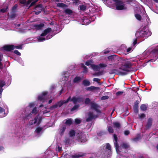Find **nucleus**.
<instances>
[{"label":"nucleus","mask_w":158,"mask_h":158,"mask_svg":"<svg viewBox=\"0 0 158 158\" xmlns=\"http://www.w3.org/2000/svg\"><path fill=\"white\" fill-rule=\"evenodd\" d=\"M39 13V12H35V14H38Z\"/></svg>","instance_id":"e2e57ef3"},{"label":"nucleus","mask_w":158,"mask_h":158,"mask_svg":"<svg viewBox=\"0 0 158 158\" xmlns=\"http://www.w3.org/2000/svg\"><path fill=\"white\" fill-rule=\"evenodd\" d=\"M79 7L81 10H84L86 8V6L84 5H81L79 6Z\"/></svg>","instance_id":"473e14b6"},{"label":"nucleus","mask_w":158,"mask_h":158,"mask_svg":"<svg viewBox=\"0 0 158 158\" xmlns=\"http://www.w3.org/2000/svg\"><path fill=\"white\" fill-rule=\"evenodd\" d=\"M156 3H158V0H153Z\"/></svg>","instance_id":"052dcab7"},{"label":"nucleus","mask_w":158,"mask_h":158,"mask_svg":"<svg viewBox=\"0 0 158 158\" xmlns=\"http://www.w3.org/2000/svg\"><path fill=\"white\" fill-rule=\"evenodd\" d=\"M81 78L80 77H76L74 79L73 82H78L81 80Z\"/></svg>","instance_id":"7c9ffc66"},{"label":"nucleus","mask_w":158,"mask_h":158,"mask_svg":"<svg viewBox=\"0 0 158 158\" xmlns=\"http://www.w3.org/2000/svg\"><path fill=\"white\" fill-rule=\"evenodd\" d=\"M138 104L137 103V104H135L134 106V109H135V111L136 113H137L138 111Z\"/></svg>","instance_id":"c9c22d12"},{"label":"nucleus","mask_w":158,"mask_h":158,"mask_svg":"<svg viewBox=\"0 0 158 158\" xmlns=\"http://www.w3.org/2000/svg\"><path fill=\"white\" fill-rule=\"evenodd\" d=\"M94 62L91 60H88L85 63V65L87 66H90L92 69L95 71H98L101 68L104 67L106 66L105 64H100L98 65H95L93 64Z\"/></svg>","instance_id":"20e7f679"},{"label":"nucleus","mask_w":158,"mask_h":158,"mask_svg":"<svg viewBox=\"0 0 158 158\" xmlns=\"http://www.w3.org/2000/svg\"><path fill=\"white\" fill-rule=\"evenodd\" d=\"M79 105H75L71 109V111H73L77 110L79 107Z\"/></svg>","instance_id":"58836bf2"},{"label":"nucleus","mask_w":158,"mask_h":158,"mask_svg":"<svg viewBox=\"0 0 158 158\" xmlns=\"http://www.w3.org/2000/svg\"><path fill=\"white\" fill-rule=\"evenodd\" d=\"M83 99L81 97H73L72 99L69 97L66 101H61L57 102L56 104L53 105L50 108V109L53 110L55 108H59L62 106L64 104L67 103L69 101H72L74 103L76 104L83 101Z\"/></svg>","instance_id":"f257e3e1"},{"label":"nucleus","mask_w":158,"mask_h":158,"mask_svg":"<svg viewBox=\"0 0 158 158\" xmlns=\"http://www.w3.org/2000/svg\"><path fill=\"white\" fill-rule=\"evenodd\" d=\"M151 32H150L147 29L145 28L140 31H137L135 34V36L136 37H148L151 35Z\"/></svg>","instance_id":"423d86ee"},{"label":"nucleus","mask_w":158,"mask_h":158,"mask_svg":"<svg viewBox=\"0 0 158 158\" xmlns=\"http://www.w3.org/2000/svg\"><path fill=\"white\" fill-rule=\"evenodd\" d=\"M51 31L52 29L50 28L45 29L40 36L38 38L39 41H43L51 38L52 37V35H50V32Z\"/></svg>","instance_id":"7ed1b4c3"},{"label":"nucleus","mask_w":158,"mask_h":158,"mask_svg":"<svg viewBox=\"0 0 158 158\" xmlns=\"http://www.w3.org/2000/svg\"><path fill=\"white\" fill-rule=\"evenodd\" d=\"M123 93V92L122 91L118 92L116 93V95H119L120 94H122Z\"/></svg>","instance_id":"de8ad7c7"},{"label":"nucleus","mask_w":158,"mask_h":158,"mask_svg":"<svg viewBox=\"0 0 158 158\" xmlns=\"http://www.w3.org/2000/svg\"><path fill=\"white\" fill-rule=\"evenodd\" d=\"M75 132L74 130H72L69 132V135L70 137H73V135H75Z\"/></svg>","instance_id":"2f4dec72"},{"label":"nucleus","mask_w":158,"mask_h":158,"mask_svg":"<svg viewBox=\"0 0 158 158\" xmlns=\"http://www.w3.org/2000/svg\"><path fill=\"white\" fill-rule=\"evenodd\" d=\"M43 128L38 127L37 128L35 131V132L37 135H40L43 132Z\"/></svg>","instance_id":"2eb2a0df"},{"label":"nucleus","mask_w":158,"mask_h":158,"mask_svg":"<svg viewBox=\"0 0 158 158\" xmlns=\"http://www.w3.org/2000/svg\"><path fill=\"white\" fill-rule=\"evenodd\" d=\"M61 148L60 147H58V150L59 151H60L61 150Z\"/></svg>","instance_id":"6e6d98bb"},{"label":"nucleus","mask_w":158,"mask_h":158,"mask_svg":"<svg viewBox=\"0 0 158 158\" xmlns=\"http://www.w3.org/2000/svg\"><path fill=\"white\" fill-rule=\"evenodd\" d=\"M114 127L116 129H119L120 127V124L118 122H114L113 123Z\"/></svg>","instance_id":"4be33fe9"},{"label":"nucleus","mask_w":158,"mask_h":158,"mask_svg":"<svg viewBox=\"0 0 158 158\" xmlns=\"http://www.w3.org/2000/svg\"><path fill=\"white\" fill-rule=\"evenodd\" d=\"M15 48L18 49H21L22 46L21 45L14 46L13 45H7L3 47V49L7 51H10L13 50Z\"/></svg>","instance_id":"1a4fd4ad"},{"label":"nucleus","mask_w":158,"mask_h":158,"mask_svg":"<svg viewBox=\"0 0 158 158\" xmlns=\"http://www.w3.org/2000/svg\"><path fill=\"white\" fill-rule=\"evenodd\" d=\"M108 97L107 96H105L102 97L101 99L102 100H106L108 99Z\"/></svg>","instance_id":"37998d69"},{"label":"nucleus","mask_w":158,"mask_h":158,"mask_svg":"<svg viewBox=\"0 0 158 158\" xmlns=\"http://www.w3.org/2000/svg\"><path fill=\"white\" fill-rule=\"evenodd\" d=\"M31 2V0H20V2L22 4H24L26 2V5H28Z\"/></svg>","instance_id":"412c9836"},{"label":"nucleus","mask_w":158,"mask_h":158,"mask_svg":"<svg viewBox=\"0 0 158 158\" xmlns=\"http://www.w3.org/2000/svg\"><path fill=\"white\" fill-rule=\"evenodd\" d=\"M75 122L77 124L80 123L81 122V120L80 119L78 118H76L75 119Z\"/></svg>","instance_id":"a19ab883"},{"label":"nucleus","mask_w":158,"mask_h":158,"mask_svg":"<svg viewBox=\"0 0 158 158\" xmlns=\"http://www.w3.org/2000/svg\"><path fill=\"white\" fill-rule=\"evenodd\" d=\"M6 11V9H3L1 10V11L3 12H4Z\"/></svg>","instance_id":"864d4df0"},{"label":"nucleus","mask_w":158,"mask_h":158,"mask_svg":"<svg viewBox=\"0 0 158 158\" xmlns=\"http://www.w3.org/2000/svg\"><path fill=\"white\" fill-rule=\"evenodd\" d=\"M8 113L7 112H5L4 110L0 107V116L1 117H3L6 116L7 114Z\"/></svg>","instance_id":"ddd939ff"},{"label":"nucleus","mask_w":158,"mask_h":158,"mask_svg":"<svg viewBox=\"0 0 158 158\" xmlns=\"http://www.w3.org/2000/svg\"><path fill=\"white\" fill-rule=\"evenodd\" d=\"M65 127H63L62 129L60 130V131L61 132V133H62L65 130Z\"/></svg>","instance_id":"8fccbe9b"},{"label":"nucleus","mask_w":158,"mask_h":158,"mask_svg":"<svg viewBox=\"0 0 158 158\" xmlns=\"http://www.w3.org/2000/svg\"><path fill=\"white\" fill-rule=\"evenodd\" d=\"M81 156H82L81 155L74 156H73V157H74V158H77V157H79Z\"/></svg>","instance_id":"5fc2aeb1"},{"label":"nucleus","mask_w":158,"mask_h":158,"mask_svg":"<svg viewBox=\"0 0 158 158\" xmlns=\"http://www.w3.org/2000/svg\"><path fill=\"white\" fill-rule=\"evenodd\" d=\"M64 12L66 14H70L72 13V11L69 9H66L64 10Z\"/></svg>","instance_id":"c85d7f7f"},{"label":"nucleus","mask_w":158,"mask_h":158,"mask_svg":"<svg viewBox=\"0 0 158 158\" xmlns=\"http://www.w3.org/2000/svg\"><path fill=\"white\" fill-rule=\"evenodd\" d=\"M2 54H0V69H1L2 68V64L1 62L2 59Z\"/></svg>","instance_id":"e433bc0d"},{"label":"nucleus","mask_w":158,"mask_h":158,"mask_svg":"<svg viewBox=\"0 0 158 158\" xmlns=\"http://www.w3.org/2000/svg\"><path fill=\"white\" fill-rule=\"evenodd\" d=\"M34 120H32L30 121L29 123V125H32L33 124H35V123H34Z\"/></svg>","instance_id":"49530a36"},{"label":"nucleus","mask_w":158,"mask_h":158,"mask_svg":"<svg viewBox=\"0 0 158 158\" xmlns=\"http://www.w3.org/2000/svg\"><path fill=\"white\" fill-rule=\"evenodd\" d=\"M152 119L149 118L148 119L147 124L146 126V127L148 128H149L151 125L152 123Z\"/></svg>","instance_id":"5701e85b"},{"label":"nucleus","mask_w":158,"mask_h":158,"mask_svg":"<svg viewBox=\"0 0 158 158\" xmlns=\"http://www.w3.org/2000/svg\"><path fill=\"white\" fill-rule=\"evenodd\" d=\"M38 0H33V1L31 4L30 6L33 5Z\"/></svg>","instance_id":"a18cd8bd"},{"label":"nucleus","mask_w":158,"mask_h":158,"mask_svg":"<svg viewBox=\"0 0 158 158\" xmlns=\"http://www.w3.org/2000/svg\"><path fill=\"white\" fill-rule=\"evenodd\" d=\"M108 51H107V52H105V53H108Z\"/></svg>","instance_id":"0e129e2a"},{"label":"nucleus","mask_w":158,"mask_h":158,"mask_svg":"<svg viewBox=\"0 0 158 158\" xmlns=\"http://www.w3.org/2000/svg\"><path fill=\"white\" fill-rule=\"evenodd\" d=\"M93 81H95L98 82L99 81V79L97 78H94L93 79Z\"/></svg>","instance_id":"3c124183"},{"label":"nucleus","mask_w":158,"mask_h":158,"mask_svg":"<svg viewBox=\"0 0 158 158\" xmlns=\"http://www.w3.org/2000/svg\"><path fill=\"white\" fill-rule=\"evenodd\" d=\"M75 139L77 140L79 142L83 143L87 141L85 139V134L81 132H79L78 134L76 135L75 137Z\"/></svg>","instance_id":"0eeeda50"},{"label":"nucleus","mask_w":158,"mask_h":158,"mask_svg":"<svg viewBox=\"0 0 158 158\" xmlns=\"http://www.w3.org/2000/svg\"><path fill=\"white\" fill-rule=\"evenodd\" d=\"M29 109L32 110L31 114L35 115L38 112L36 107L35 106V104L34 102L30 103L28 106L26 107V110L27 111Z\"/></svg>","instance_id":"6e6552de"},{"label":"nucleus","mask_w":158,"mask_h":158,"mask_svg":"<svg viewBox=\"0 0 158 158\" xmlns=\"http://www.w3.org/2000/svg\"><path fill=\"white\" fill-rule=\"evenodd\" d=\"M123 148H126L128 147V145L127 144L123 143L121 146Z\"/></svg>","instance_id":"f704fd0d"},{"label":"nucleus","mask_w":158,"mask_h":158,"mask_svg":"<svg viewBox=\"0 0 158 158\" xmlns=\"http://www.w3.org/2000/svg\"><path fill=\"white\" fill-rule=\"evenodd\" d=\"M90 23V21L89 19L85 18L83 19L82 24L85 25H87Z\"/></svg>","instance_id":"aec40b11"},{"label":"nucleus","mask_w":158,"mask_h":158,"mask_svg":"<svg viewBox=\"0 0 158 158\" xmlns=\"http://www.w3.org/2000/svg\"><path fill=\"white\" fill-rule=\"evenodd\" d=\"M147 108V106L144 104H143L141 105L140 108L143 111L145 110Z\"/></svg>","instance_id":"a878e982"},{"label":"nucleus","mask_w":158,"mask_h":158,"mask_svg":"<svg viewBox=\"0 0 158 158\" xmlns=\"http://www.w3.org/2000/svg\"><path fill=\"white\" fill-rule=\"evenodd\" d=\"M52 99L48 101V103H49V104L51 103L52 102Z\"/></svg>","instance_id":"bf43d9fd"},{"label":"nucleus","mask_w":158,"mask_h":158,"mask_svg":"<svg viewBox=\"0 0 158 158\" xmlns=\"http://www.w3.org/2000/svg\"><path fill=\"white\" fill-rule=\"evenodd\" d=\"M136 41H137V40H135L134 42H133V45H135L136 44Z\"/></svg>","instance_id":"13d9d810"},{"label":"nucleus","mask_w":158,"mask_h":158,"mask_svg":"<svg viewBox=\"0 0 158 158\" xmlns=\"http://www.w3.org/2000/svg\"><path fill=\"white\" fill-rule=\"evenodd\" d=\"M114 2L115 6L111 7L113 9H115L118 10H125L126 9L127 7L125 6L124 4L122 2L118 0H113Z\"/></svg>","instance_id":"39448f33"},{"label":"nucleus","mask_w":158,"mask_h":158,"mask_svg":"<svg viewBox=\"0 0 158 158\" xmlns=\"http://www.w3.org/2000/svg\"><path fill=\"white\" fill-rule=\"evenodd\" d=\"M41 120V118L40 116L38 115L36 116L34 119V123L37 124H39Z\"/></svg>","instance_id":"4468645a"},{"label":"nucleus","mask_w":158,"mask_h":158,"mask_svg":"<svg viewBox=\"0 0 158 158\" xmlns=\"http://www.w3.org/2000/svg\"><path fill=\"white\" fill-rule=\"evenodd\" d=\"M131 48H128L127 49V52H129L130 51H131Z\"/></svg>","instance_id":"4d7b16f0"},{"label":"nucleus","mask_w":158,"mask_h":158,"mask_svg":"<svg viewBox=\"0 0 158 158\" xmlns=\"http://www.w3.org/2000/svg\"><path fill=\"white\" fill-rule=\"evenodd\" d=\"M40 109H41V111H42V112H43L44 114H45L50 111L49 110H43V108L42 109V108H44V107H43V106L42 105H41L40 106Z\"/></svg>","instance_id":"393cba45"},{"label":"nucleus","mask_w":158,"mask_h":158,"mask_svg":"<svg viewBox=\"0 0 158 158\" xmlns=\"http://www.w3.org/2000/svg\"><path fill=\"white\" fill-rule=\"evenodd\" d=\"M19 26H20V24H18L17 25V26H18V27H19Z\"/></svg>","instance_id":"774afa93"},{"label":"nucleus","mask_w":158,"mask_h":158,"mask_svg":"<svg viewBox=\"0 0 158 158\" xmlns=\"http://www.w3.org/2000/svg\"><path fill=\"white\" fill-rule=\"evenodd\" d=\"M156 148L158 150V144L156 146Z\"/></svg>","instance_id":"69168bd1"},{"label":"nucleus","mask_w":158,"mask_h":158,"mask_svg":"<svg viewBox=\"0 0 158 158\" xmlns=\"http://www.w3.org/2000/svg\"><path fill=\"white\" fill-rule=\"evenodd\" d=\"M3 149L2 147H0V150H2Z\"/></svg>","instance_id":"680f3d73"},{"label":"nucleus","mask_w":158,"mask_h":158,"mask_svg":"<svg viewBox=\"0 0 158 158\" xmlns=\"http://www.w3.org/2000/svg\"><path fill=\"white\" fill-rule=\"evenodd\" d=\"M108 130L109 132L112 133L113 132V130L112 127L110 126H109L108 127Z\"/></svg>","instance_id":"4c0bfd02"},{"label":"nucleus","mask_w":158,"mask_h":158,"mask_svg":"<svg viewBox=\"0 0 158 158\" xmlns=\"http://www.w3.org/2000/svg\"><path fill=\"white\" fill-rule=\"evenodd\" d=\"M100 89V88L94 86H91L86 88V90L88 91L98 90Z\"/></svg>","instance_id":"f3484780"},{"label":"nucleus","mask_w":158,"mask_h":158,"mask_svg":"<svg viewBox=\"0 0 158 158\" xmlns=\"http://www.w3.org/2000/svg\"><path fill=\"white\" fill-rule=\"evenodd\" d=\"M47 92H43L41 94L38 96V100L42 102H45L47 99Z\"/></svg>","instance_id":"9d476101"},{"label":"nucleus","mask_w":158,"mask_h":158,"mask_svg":"<svg viewBox=\"0 0 158 158\" xmlns=\"http://www.w3.org/2000/svg\"><path fill=\"white\" fill-rule=\"evenodd\" d=\"M81 66L83 68V72L84 73H86L87 71V68L83 64H81Z\"/></svg>","instance_id":"cd10ccee"},{"label":"nucleus","mask_w":158,"mask_h":158,"mask_svg":"<svg viewBox=\"0 0 158 158\" xmlns=\"http://www.w3.org/2000/svg\"><path fill=\"white\" fill-rule=\"evenodd\" d=\"M104 148L106 150V152L107 153H109L110 151L111 148L110 145V144L108 143L106 144L105 146H104Z\"/></svg>","instance_id":"6ab92c4d"},{"label":"nucleus","mask_w":158,"mask_h":158,"mask_svg":"<svg viewBox=\"0 0 158 158\" xmlns=\"http://www.w3.org/2000/svg\"><path fill=\"white\" fill-rule=\"evenodd\" d=\"M145 116L144 114H142L139 115V117L140 118L142 119L145 117Z\"/></svg>","instance_id":"79ce46f5"},{"label":"nucleus","mask_w":158,"mask_h":158,"mask_svg":"<svg viewBox=\"0 0 158 158\" xmlns=\"http://www.w3.org/2000/svg\"><path fill=\"white\" fill-rule=\"evenodd\" d=\"M72 120L70 119L66 120L65 122V123L66 125H70L72 124Z\"/></svg>","instance_id":"c756f323"},{"label":"nucleus","mask_w":158,"mask_h":158,"mask_svg":"<svg viewBox=\"0 0 158 158\" xmlns=\"http://www.w3.org/2000/svg\"><path fill=\"white\" fill-rule=\"evenodd\" d=\"M92 109L94 110V112H89L86 116V120L87 121H90L97 117L99 114L101 113L100 111L98 109V106L95 103L92 102L91 103Z\"/></svg>","instance_id":"f03ea898"},{"label":"nucleus","mask_w":158,"mask_h":158,"mask_svg":"<svg viewBox=\"0 0 158 158\" xmlns=\"http://www.w3.org/2000/svg\"><path fill=\"white\" fill-rule=\"evenodd\" d=\"M14 53L20 56L21 55L20 53L17 50H15L14 51Z\"/></svg>","instance_id":"c03bdc74"},{"label":"nucleus","mask_w":158,"mask_h":158,"mask_svg":"<svg viewBox=\"0 0 158 158\" xmlns=\"http://www.w3.org/2000/svg\"><path fill=\"white\" fill-rule=\"evenodd\" d=\"M114 140L115 141V142L114 143V145L116 148V150L117 152L118 148V145L117 143V137L116 135L115 134H114Z\"/></svg>","instance_id":"a211bd4d"},{"label":"nucleus","mask_w":158,"mask_h":158,"mask_svg":"<svg viewBox=\"0 0 158 158\" xmlns=\"http://www.w3.org/2000/svg\"><path fill=\"white\" fill-rule=\"evenodd\" d=\"M137 139H138V138H135V139H134V140L136 141Z\"/></svg>","instance_id":"338daca9"},{"label":"nucleus","mask_w":158,"mask_h":158,"mask_svg":"<svg viewBox=\"0 0 158 158\" xmlns=\"http://www.w3.org/2000/svg\"><path fill=\"white\" fill-rule=\"evenodd\" d=\"M5 85V83L3 81H0V98H1L2 93L3 91L2 87Z\"/></svg>","instance_id":"dca6fc26"},{"label":"nucleus","mask_w":158,"mask_h":158,"mask_svg":"<svg viewBox=\"0 0 158 158\" xmlns=\"http://www.w3.org/2000/svg\"><path fill=\"white\" fill-rule=\"evenodd\" d=\"M135 18L139 20H140L141 19V16L138 14H136L135 15Z\"/></svg>","instance_id":"72a5a7b5"},{"label":"nucleus","mask_w":158,"mask_h":158,"mask_svg":"<svg viewBox=\"0 0 158 158\" xmlns=\"http://www.w3.org/2000/svg\"><path fill=\"white\" fill-rule=\"evenodd\" d=\"M131 66V64L130 62H126L123 66L121 67L122 70L125 71L124 73L126 74V73L129 71V68Z\"/></svg>","instance_id":"9b49d317"},{"label":"nucleus","mask_w":158,"mask_h":158,"mask_svg":"<svg viewBox=\"0 0 158 158\" xmlns=\"http://www.w3.org/2000/svg\"><path fill=\"white\" fill-rule=\"evenodd\" d=\"M124 133L125 135H127L129 134V131H126L124 132Z\"/></svg>","instance_id":"09e8293b"},{"label":"nucleus","mask_w":158,"mask_h":158,"mask_svg":"<svg viewBox=\"0 0 158 158\" xmlns=\"http://www.w3.org/2000/svg\"><path fill=\"white\" fill-rule=\"evenodd\" d=\"M90 102V100L89 98H87L85 99V103L86 104H89Z\"/></svg>","instance_id":"ea45409f"},{"label":"nucleus","mask_w":158,"mask_h":158,"mask_svg":"<svg viewBox=\"0 0 158 158\" xmlns=\"http://www.w3.org/2000/svg\"><path fill=\"white\" fill-rule=\"evenodd\" d=\"M83 84L85 86H87L90 85V83L89 81L85 80L83 81Z\"/></svg>","instance_id":"b1692460"},{"label":"nucleus","mask_w":158,"mask_h":158,"mask_svg":"<svg viewBox=\"0 0 158 158\" xmlns=\"http://www.w3.org/2000/svg\"><path fill=\"white\" fill-rule=\"evenodd\" d=\"M57 6L59 7H64L66 6V5L64 3H59L57 4Z\"/></svg>","instance_id":"bb28decb"},{"label":"nucleus","mask_w":158,"mask_h":158,"mask_svg":"<svg viewBox=\"0 0 158 158\" xmlns=\"http://www.w3.org/2000/svg\"><path fill=\"white\" fill-rule=\"evenodd\" d=\"M44 26L43 23H40V24H33L32 25V28L36 30H39L41 29Z\"/></svg>","instance_id":"f8f14e48"},{"label":"nucleus","mask_w":158,"mask_h":158,"mask_svg":"<svg viewBox=\"0 0 158 158\" xmlns=\"http://www.w3.org/2000/svg\"><path fill=\"white\" fill-rule=\"evenodd\" d=\"M38 8H40V10H41V6H40V5H38V6H37L36 7H35L36 10H37V9Z\"/></svg>","instance_id":"603ef678"}]
</instances>
